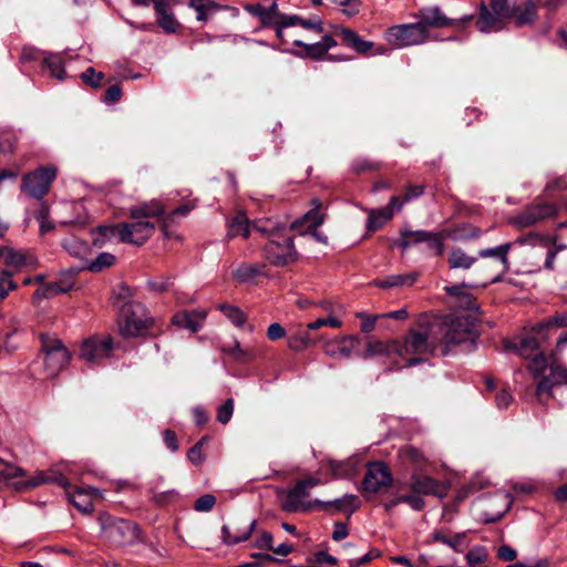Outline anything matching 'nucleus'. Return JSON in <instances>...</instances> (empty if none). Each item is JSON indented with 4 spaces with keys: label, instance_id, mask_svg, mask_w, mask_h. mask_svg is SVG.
Listing matches in <instances>:
<instances>
[{
    "label": "nucleus",
    "instance_id": "obj_44",
    "mask_svg": "<svg viewBox=\"0 0 567 567\" xmlns=\"http://www.w3.org/2000/svg\"><path fill=\"white\" fill-rule=\"evenodd\" d=\"M193 209V206L190 205H181L179 207H177L176 209L172 210L171 213L168 214H165L163 216H161L159 218H162V231L163 234L168 237L169 236V233H168V227L169 225H172L173 223H175V219L176 217L178 216H185L187 215L190 210Z\"/></svg>",
    "mask_w": 567,
    "mask_h": 567
},
{
    "label": "nucleus",
    "instance_id": "obj_58",
    "mask_svg": "<svg viewBox=\"0 0 567 567\" xmlns=\"http://www.w3.org/2000/svg\"><path fill=\"white\" fill-rule=\"evenodd\" d=\"M556 326V327H566L567 326V313H560L546 320L545 322L538 323L537 329L539 331H545L547 328Z\"/></svg>",
    "mask_w": 567,
    "mask_h": 567
},
{
    "label": "nucleus",
    "instance_id": "obj_4",
    "mask_svg": "<svg viewBox=\"0 0 567 567\" xmlns=\"http://www.w3.org/2000/svg\"><path fill=\"white\" fill-rule=\"evenodd\" d=\"M99 523L103 539L113 546H130L140 540V528L133 522L104 513Z\"/></svg>",
    "mask_w": 567,
    "mask_h": 567
},
{
    "label": "nucleus",
    "instance_id": "obj_6",
    "mask_svg": "<svg viewBox=\"0 0 567 567\" xmlns=\"http://www.w3.org/2000/svg\"><path fill=\"white\" fill-rule=\"evenodd\" d=\"M41 352L43 355V369L47 378L56 377L71 360V352L58 338L42 336Z\"/></svg>",
    "mask_w": 567,
    "mask_h": 567
},
{
    "label": "nucleus",
    "instance_id": "obj_60",
    "mask_svg": "<svg viewBox=\"0 0 567 567\" xmlns=\"http://www.w3.org/2000/svg\"><path fill=\"white\" fill-rule=\"evenodd\" d=\"M332 2L338 7H342L347 16H354L359 12V0H332Z\"/></svg>",
    "mask_w": 567,
    "mask_h": 567
},
{
    "label": "nucleus",
    "instance_id": "obj_36",
    "mask_svg": "<svg viewBox=\"0 0 567 567\" xmlns=\"http://www.w3.org/2000/svg\"><path fill=\"white\" fill-rule=\"evenodd\" d=\"M265 266L260 264H241L233 272L238 282H247L262 274Z\"/></svg>",
    "mask_w": 567,
    "mask_h": 567
},
{
    "label": "nucleus",
    "instance_id": "obj_38",
    "mask_svg": "<svg viewBox=\"0 0 567 567\" xmlns=\"http://www.w3.org/2000/svg\"><path fill=\"white\" fill-rule=\"evenodd\" d=\"M417 274L392 275L377 282L380 288H391L396 286H411L416 280Z\"/></svg>",
    "mask_w": 567,
    "mask_h": 567
},
{
    "label": "nucleus",
    "instance_id": "obj_27",
    "mask_svg": "<svg viewBox=\"0 0 567 567\" xmlns=\"http://www.w3.org/2000/svg\"><path fill=\"white\" fill-rule=\"evenodd\" d=\"M327 465L330 468L333 478H350L358 473L359 464L355 457H349L343 461L327 460Z\"/></svg>",
    "mask_w": 567,
    "mask_h": 567
},
{
    "label": "nucleus",
    "instance_id": "obj_30",
    "mask_svg": "<svg viewBox=\"0 0 567 567\" xmlns=\"http://www.w3.org/2000/svg\"><path fill=\"white\" fill-rule=\"evenodd\" d=\"M0 262L12 269V272L19 271L28 264V255L22 250H16L11 247H0Z\"/></svg>",
    "mask_w": 567,
    "mask_h": 567
},
{
    "label": "nucleus",
    "instance_id": "obj_23",
    "mask_svg": "<svg viewBox=\"0 0 567 567\" xmlns=\"http://www.w3.org/2000/svg\"><path fill=\"white\" fill-rule=\"evenodd\" d=\"M543 332L544 331H539L536 326L533 328L530 333L520 337L518 342L513 343L512 347L519 353L520 357L528 359L535 353L539 352V338H546L543 336ZM507 348H511V346H507Z\"/></svg>",
    "mask_w": 567,
    "mask_h": 567
},
{
    "label": "nucleus",
    "instance_id": "obj_31",
    "mask_svg": "<svg viewBox=\"0 0 567 567\" xmlns=\"http://www.w3.org/2000/svg\"><path fill=\"white\" fill-rule=\"evenodd\" d=\"M316 503L318 504V507L323 511H329L333 507L336 512L349 511L350 513H353L359 506L358 497L352 494H347L341 498H337L331 502H321L316 499Z\"/></svg>",
    "mask_w": 567,
    "mask_h": 567
},
{
    "label": "nucleus",
    "instance_id": "obj_54",
    "mask_svg": "<svg viewBox=\"0 0 567 567\" xmlns=\"http://www.w3.org/2000/svg\"><path fill=\"white\" fill-rule=\"evenodd\" d=\"M317 306L324 310L328 313V316H336L339 319L346 312L342 305L332 302L330 300H322L318 302Z\"/></svg>",
    "mask_w": 567,
    "mask_h": 567
},
{
    "label": "nucleus",
    "instance_id": "obj_53",
    "mask_svg": "<svg viewBox=\"0 0 567 567\" xmlns=\"http://www.w3.org/2000/svg\"><path fill=\"white\" fill-rule=\"evenodd\" d=\"M234 412V400L227 399L224 404H221L217 410L216 419L221 424H226L233 416Z\"/></svg>",
    "mask_w": 567,
    "mask_h": 567
},
{
    "label": "nucleus",
    "instance_id": "obj_42",
    "mask_svg": "<svg viewBox=\"0 0 567 567\" xmlns=\"http://www.w3.org/2000/svg\"><path fill=\"white\" fill-rule=\"evenodd\" d=\"M45 66L50 70L51 75L60 81L65 78L62 58L58 54H48L42 58Z\"/></svg>",
    "mask_w": 567,
    "mask_h": 567
},
{
    "label": "nucleus",
    "instance_id": "obj_61",
    "mask_svg": "<svg viewBox=\"0 0 567 567\" xmlns=\"http://www.w3.org/2000/svg\"><path fill=\"white\" fill-rule=\"evenodd\" d=\"M334 34L339 35L342 42L348 47H352L355 38L358 37L357 32L348 28H336Z\"/></svg>",
    "mask_w": 567,
    "mask_h": 567
},
{
    "label": "nucleus",
    "instance_id": "obj_17",
    "mask_svg": "<svg viewBox=\"0 0 567 567\" xmlns=\"http://www.w3.org/2000/svg\"><path fill=\"white\" fill-rule=\"evenodd\" d=\"M392 482L388 467L381 463H372L369 465L363 480V489L369 493H378L383 487L390 486Z\"/></svg>",
    "mask_w": 567,
    "mask_h": 567
},
{
    "label": "nucleus",
    "instance_id": "obj_57",
    "mask_svg": "<svg viewBox=\"0 0 567 567\" xmlns=\"http://www.w3.org/2000/svg\"><path fill=\"white\" fill-rule=\"evenodd\" d=\"M553 384L554 382L548 377L539 381L536 388V395L540 402L549 398Z\"/></svg>",
    "mask_w": 567,
    "mask_h": 567
},
{
    "label": "nucleus",
    "instance_id": "obj_24",
    "mask_svg": "<svg viewBox=\"0 0 567 567\" xmlns=\"http://www.w3.org/2000/svg\"><path fill=\"white\" fill-rule=\"evenodd\" d=\"M402 208V203H399V197L393 196L390 199L388 207H383L369 213L368 228L375 230L390 220L393 216L394 210L399 212Z\"/></svg>",
    "mask_w": 567,
    "mask_h": 567
},
{
    "label": "nucleus",
    "instance_id": "obj_50",
    "mask_svg": "<svg viewBox=\"0 0 567 567\" xmlns=\"http://www.w3.org/2000/svg\"><path fill=\"white\" fill-rule=\"evenodd\" d=\"M401 455L417 466H422L426 462L424 454L413 446H405L402 449Z\"/></svg>",
    "mask_w": 567,
    "mask_h": 567
},
{
    "label": "nucleus",
    "instance_id": "obj_43",
    "mask_svg": "<svg viewBox=\"0 0 567 567\" xmlns=\"http://www.w3.org/2000/svg\"><path fill=\"white\" fill-rule=\"evenodd\" d=\"M189 7L197 12L198 21H207L208 13L219 9L218 4L208 0H190Z\"/></svg>",
    "mask_w": 567,
    "mask_h": 567
},
{
    "label": "nucleus",
    "instance_id": "obj_8",
    "mask_svg": "<svg viewBox=\"0 0 567 567\" xmlns=\"http://www.w3.org/2000/svg\"><path fill=\"white\" fill-rule=\"evenodd\" d=\"M385 39L398 48L420 45L429 41L430 32L417 21L390 27L385 31Z\"/></svg>",
    "mask_w": 567,
    "mask_h": 567
},
{
    "label": "nucleus",
    "instance_id": "obj_40",
    "mask_svg": "<svg viewBox=\"0 0 567 567\" xmlns=\"http://www.w3.org/2000/svg\"><path fill=\"white\" fill-rule=\"evenodd\" d=\"M63 247L71 256L79 259H85L89 254L87 244L75 237H70L65 239L63 243Z\"/></svg>",
    "mask_w": 567,
    "mask_h": 567
},
{
    "label": "nucleus",
    "instance_id": "obj_25",
    "mask_svg": "<svg viewBox=\"0 0 567 567\" xmlns=\"http://www.w3.org/2000/svg\"><path fill=\"white\" fill-rule=\"evenodd\" d=\"M207 317L205 310L182 311L173 317V323L179 328L189 329L196 332L203 326Z\"/></svg>",
    "mask_w": 567,
    "mask_h": 567
},
{
    "label": "nucleus",
    "instance_id": "obj_63",
    "mask_svg": "<svg viewBox=\"0 0 567 567\" xmlns=\"http://www.w3.org/2000/svg\"><path fill=\"white\" fill-rule=\"evenodd\" d=\"M422 194H423V186L411 185L405 189L402 200L399 198V203H402V205H403L404 203H408L414 198L420 197Z\"/></svg>",
    "mask_w": 567,
    "mask_h": 567
},
{
    "label": "nucleus",
    "instance_id": "obj_55",
    "mask_svg": "<svg viewBox=\"0 0 567 567\" xmlns=\"http://www.w3.org/2000/svg\"><path fill=\"white\" fill-rule=\"evenodd\" d=\"M157 22H158L159 27L167 33L176 32L177 27H178V22L172 12L167 13V14L158 16Z\"/></svg>",
    "mask_w": 567,
    "mask_h": 567
},
{
    "label": "nucleus",
    "instance_id": "obj_56",
    "mask_svg": "<svg viewBox=\"0 0 567 567\" xmlns=\"http://www.w3.org/2000/svg\"><path fill=\"white\" fill-rule=\"evenodd\" d=\"M216 503V497L212 494H205L197 498L194 509L197 512H209Z\"/></svg>",
    "mask_w": 567,
    "mask_h": 567
},
{
    "label": "nucleus",
    "instance_id": "obj_39",
    "mask_svg": "<svg viewBox=\"0 0 567 567\" xmlns=\"http://www.w3.org/2000/svg\"><path fill=\"white\" fill-rule=\"evenodd\" d=\"M476 261V258L466 255L461 248L453 249L449 256L451 268L468 269Z\"/></svg>",
    "mask_w": 567,
    "mask_h": 567
},
{
    "label": "nucleus",
    "instance_id": "obj_46",
    "mask_svg": "<svg viewBox=\"0 0 567 567\" xmlns=\"http://www.w3.org/2000/svg\"><path fill=\"white\" fill-rule=\"evenodd\" d=\"M488 9L504 20L514 14V8L508 4V0H489Z\"/></svg>",
    "mask_w": 567,
    "mask_h": 567
},
{
    "label": "nucleus",
    "instance_id": "obj_26",
    "mask_svg": "<svg viewBox=\"0 0 567 567\" xmlns=\"http://www.w3.org/2000/svg\"><path fill=\"white\" fill-rule=\"evenodd\" d=\"M476 25L481 32H496L504 28L505 20L497 17L493 10H489L487 6L482 3Z\"/></svg>",
    "mask_w": 567,
    "mask_h": 567
},
{
    "label": "nucleus",
    "instance_id": "obj_34",
    "mask_svg": "<svg viewBox=\"0 0 567 567\" xmlns=\"http://www.w3.org/2000/svg\"><path fill=\"white\" fill-rule=\"evenodd\" d=\"M92 235L93 245L102 247L116 238L120 240V225L100 226L92 231Z\"/></svg>",
    "mask_w": 567,
    "mask_h": 567
},
{
    "label": "nucleus",
    "instance_id": "obj_45",
    "mask_svg": "<svg viewBox=\"0 0 567 567\" xmlns=\"http://www.w3.org/2000/svg\"><path fill=\"white\" fill-rule=\"evenodd\" d=\"M115 261V257L110 252H101L94 260H92L87 269L93 272L102 271L104 268L111 267Z\"/></svg>",
    "mask_w": 567,
    "mask_h": 567
},
{
    "label": "nucleus",
    "instance_id": "obj_37",
    "mask_svg": "<svg viewBox=\"0 0 567 567\" xmlns=\"http://www.w3.org/2000/svg\"><path fill=\"white\" fill-rule=\"evenodd\" d=\"M217 309L221 311L225 317L236 327L241 328L245 326L247 321L246 313L234 305L228 303H219L217 306Z\"/></svg>",
    "mask_w": 567,
    "mask_h": 567
},
{
    "label": "nucleus",
    "instance_id": "obj_59",
    "mask_svg": "<svg viewBox=\"0 0 567 567\" xmlns=\"http://www.w3.org/2000/svg\"><path fill=\"white\" fill-rule=\"evenodd\" d=\"M83 82L91 86H99L103 79V73L96 72L93 68H87L81 75Z\"/></svg>",
    "mask_w": 567,
    "mask_h": 567
},
{
    "label": "nucleus",
    "instance_id": "obj_22",
    "mask_svg": "<svg viewBox=\"0 0 567 567\" xmlns=\"http://www.w3.org/2000/svg\"><path fill=\"white\" fill-rule=\"evenodd\" d=\"M69 501L82 513L93 511V501L100 496L97 489L92 487H74L66 491Z\"/></svg>",
    "mask_w": 567,
    "mask_h": 567
},
{
    "label": "nucleus",
    "instance_id": "obj_52",
    "mask_svg": "<svg viewBox=\"0 0 567 567\" xmlns=\"http://www.w3.org/2000/svg\"><path fill=\"white\" fill-rule=\"evenodd\" d=\"M324 326H329L331 328H340L342 326V321L336 316H328L326 318H318L317 320L308 323L307 328L310 330H316Z\"/></svg>",
    "mask_w": 567,
    "mask_h": 567
},
{
    "label": "nucleus",
    "instance_id": "obj_5",
    "mask_svg": "<svg viewBox=\"0 0 567 567\" xmlns=\"http://www.w3.org/2000/svg\"><path fill=\"white\" fill-rule=\"evenodd\" d=\"M151 324L152 319L142 303L130 302L122 308L118 319V331L124 338L141 337Z\"/></svg>",
    "mask_w": 567,
    "mask_h": 567
},
{
    "label": "nucleus",
    "instance_id": "obj_49",
    "mask_svg": "<svg viewBox=\"0 0 567 567\" xmlns=\"http://www.w3.org/2000/svg\"><path fill=\"white\" fill-rule=\"evenodd\" d=\"M528 370L535 375H540L547 368V360L543 352H537L533 357L528 358Z\"/></svg>",
    "mask_w": 567,
    "mask_h": 567
},
{
    "label": "nucleus",
    "instance_id": "obj_62",
    "mask_svg": "<svg viewBox=\"0 0 567 567\" xmlns=\"http://www.w3.org/2000/svg\"><path fill=\"white\" fill-rule=\"evenodd\" d=\"M520 244L532 245V246H542L547 247L548 246V238L537 235V234H529L525 236L524 238H520L518 240Z\"/></svg>",
    "mask_w": 567,
    "mask_h": 567
},
{
    "label": "nucleus",
    "instance_id": "obj_9",
    "mask_svg": "<svg viewBox=\"0 0 567 567\" xmlns=\"http://www.w3.org/2000/svg\"><path fill=\"white\" fill-rule=\"evenodd\" d=\"M443 342L446 348L474 342L477 337L473 322L467 317L447 318L442 327Z\"/></svg>",
    "mask_w": 567,
    "mask_h": 567
},
{
    "label": "nucleus",
    "instance_id": "obj_32",
    "mask_svg": "<svg viewBox=\"0 0 567 567\" xmlns=\"http://www.w3.org/2000/svg\"><path fill=\"white\" fill-rule=\"evenodd\" d=\"M324 221V215L316 209L306 213L301 219L296 220L291 228L299 229L302 234H309L316 230Z\"/></svg>",
    "mask_w": 567,
    "mask_h": 567
},
{
    "label": "nucleus",
    "instance_id": "obj_18",
    "mask_svg": "<svg viewBox=\"0 0 567 567\" xmlns=\"http://www.w3.org/2000/svg\"><path fill=\"white\" fill-rule=\"evenodd\" d=\"M450 485L441 483L429 476L413 475L411 480V491L421 495H433L443 498L447 495Z\"/></svg>",
    "mask_w": 567,
    "mask_h": 567
},
{
    "label": "nucleus",
    "instance_id": "obj_48",
    "mask_svg": "<svg viewBox=\"0 0 567 567\" xmlns=\"http://www.w3.org/2000/svg\"><path fill=\"white\" fill-rule=\"evenodd\" d=\"M13 272L4 269L0 272V298L4 299L10 291L17 288L12 279Z\"/></svg>",
    "mask_w": 567,
    "mask_h": 567
},
{
    "label": "nucleus",
    "instance_id": "obj_28",
    "mask_svg": "<svg viewBox=\"0 0 567 567\" xmlns=\"http://www.w3.org/2000/svg\"><path fill=\"white\" fill-rule=\"evenodd\" d=\"M293 44L303 49L307 56L319 59L322 58L330 49L337 45V42L331 35H323L321 41L317 43L307 44L300 40H295Z\"/></svg>",
    "mask_w": 567,
    "mask_h": 567
},
{
    "label": "nucleus",
    "instance_id": "obj_13",
    "mask_svg": "<svg viewBox=\"0 0 567 567\" xmlns=\"http://www.w3.org/2000/svg\"><path fill=\"white\" fill-rule=\"evenodd\" d=\"M112 346L111 337L93 336L82 342L79 355L86 362H97L111 354Z\"/></svg>",
    "mask_w": 567,
    "mask_h": 567
},
{
    "label": "nucleus",
    "instance_id": "obj_64",
    "mask_svg": "<svg viewBox=\"0 0 567 567\" xmlns=\"http://www.w3.org/2000/svg\"><path fill=\"white\" fill-rule=\"evenodd\" d=\"M399 501L409 504L414 511H421L425 505L424 501L417 495H402L399 496Z\"/></svg>",
    "mask_w": 567,
    "mask_h": 567
},
{
    "label": "nucleus",
    "instance_id": "obj_29",
    "mask_svg": "<svg viewBox=\"0 0 567 567\" xmlns=\"http://www.w3.org/2000/svg\"><path fill=\"white\" fill-rule=\"evenodd\" d=\"M398 340L392 341H380V340H370L367 343L365 352L363 353V358H372L375 355H386L389 358H395L398 350Z\"/></svg>",
    "mask_w": 567,
    "mask_h": 567
},
{
    "label": "nucleus",
    "instance_id": "obj_35",
    "mask_svg": "<svg viewBox=\"0 0 567 567\" xmlns=\"http://www.w3.org/2000/svg\"><path fill=\"white\" fill-rule=\"evenodd\" d=\"M223 352L238 363H247L256 359L255 351L249 347L243 348L237 340L233 346L223 347Z\"/></svg>",
    "mask_w": 567,
    "mask_h": 567
},
{
    "label": "nucleus",
    "instance_id": "obj_1",
    "mask_svg": "<svg viewBox=\"0 0 567 567\" xmlns=\"http://www.w3.org/2000/svg\"><path fill=\"white\" fill-rule=\"evenodd\" d=\"M164 212V205L156 199L131 207L128 216L132 220L118 224L120 241L136 246L146 243L155 231V224L150 219L159 218Z\"/></svg>",
    "mask_w": 567,
    "mask_h": 567
},
{
    "label": "nucleus",
    "instance_id": "obj_16",
    "mask_svg": "<svg viewBox=\"0 0 567 567\" xmlns=\"http://www.w3.org/2000/svg\"><path fill=\"white\" fill-rule=\"evenodd\" d=\"M511 244L506 243L493 248L481 249L478 257L492 258L495 276L491 279V282H497L509 270L508 252Z\"/></svg>",
    "mask_w": 567,
    "mask_h": 567
},
{
    "label": "nucleus",
    "instance_id": "obj_10",
    "mask_svg": "<svg viewBox=\"0 0 567 567\" xmlns=\"http://www.w3.org/2000/svg\"><path fill=\"white\" fill-rule=\"evenodd\" d=\"M278 228V221L270 218L258 219L254 223H249L247 216L244 213H237L228 224V236H243L244 238H247L252 234L262 235L267 233H274Z\"/></svg>",
    "mask_w": 567,
    "mask_h": 567
},
{
    "label": "nucleus",
    "instance_id": "obj_11",
    "mask_svg": "<svg viewBox=\"0 0 567 567\" xmlns=\"http://www.w3.org/2000/svg\"><path fill=\"white\" fill-rule=\"evenodd\" d=\"M55 176L56 169L54 167H40L23 176L20 187L21 192L32 198L41 199L48 194Z\"/></svg>",
    "mask_w": 567,
    "mask_h": 567
},
{
    "label": "nucleus",
    "instance_id": "obj_21",
    "mask_svg": "<svg viewBox=\"0 0 567 567\" xmlns=\"http://www.w3.org/2000/svg\"><path fill=\"white\" fill-rule=\"evenodd\" d=\"M359 343L358 337L344 336L340 339L326 341L323 343V351L329 357L349 358Z\"/></svg>",
    "mask_w": 567,
    "mask_h": 567
},
{
    "label": "nucleus",
    "instance_id": "obj_51",
    "mask_svg": "<svg viewBox=\"0 0 567 567\" xmlns=\"http://www.w3.org/2000/svg\"><path fill=\"white\" fill-rule=\"evenodd\" d=\"M546 248H547V257L545 260V268L548 270H553L554 261H555V257H556L557 252L566 249L567 245L557 244L556 240H553V243H550V240L548 239V246Z\"/></svg>",
    "mask_w": 567,
    "mask_h": 567
},
{
    "label": "nucleus",
    "instance_id": "obj_2",
    "mask_svg": "<svg viewBox=\"0 0 567 567\" xmlns=\"http://www.w3.org/2000/svg\"><path fill=\"white\" fill-rule=\"evenodd\" d=\"M279 228L274 233L262 234L261 236L269 237V241L264 247L266 259L275 266H286L295 262L298 258L297 250L292 243L290 230L282 223H279Z\"/></svg>",
    "mask_w": 567,
    "mask_h": 567
},
{
    "label": "nucleus",
    "instance_id": "obj_15",
    "mask_svg": "<svg viewBox=\"0 0 567 567\" xmlns=\"http://www.w3.org/2000/svg\"><path fill=\"white\" fill-rule=\"evenodd\" d=\"M417 18L420 19L419 23L429 30V28H443L453 24L461 27L470 21L472 16H466L460 20H452L445 17L439 7H426L419 11Z\"/></svg>",
    "mask_w": 567,
    "mask_h": 567
},
{
    "label": "nucleus",
    "instance_id": "obj_14",
    "mask_svg": "<svg viewBox=\"0 0 567 567\" xmlns=\"http://www.w3.org/2000/svg\"><path fill=\"white\" fill-rule=\"evenodd\" d=\"M558 208L551 204H540L527 207L523 213L512 219V223L519 228L536 225L545 219L557 215Z\"/></svg>",
    "mask_w": 567,
    "mask_h": 567
},
{
    "label": "nucleus",
    "instance_id": "obj_41",
    "mask_svg": "<svg viewBox=\"0 0 567 567\" xmlns=\"http://www.w3.org/2000/svg\"><path fill=\"white\" fill-rule=\"evenodd\" d=\"M517 25H525L533 23L536 19V6L533 0L525 1V8L523 11L514 9V14Z\"/></svg>",
    "mask_w": 567,
    "mask_h": 567
},
{
    "label": "nucleus",
    "instance_id": "obj_12",
    "mask_svg": "<svg viewBox=\"0 0 567 567\" xmlns=\"http://www.w3.org/2000/svg\"><path fill=\"white\" fill-rule=\"evenodd\" d=\"M396 357L404 360L402 367H410L419 363L421 360L415 355L425 354L429 349L427 336L420 331H410L402 342L398 341Z\"/></svg>",
    "mask_w": 567,
    "mask_h": 567
},
{
    "label": "nucleus",
    "instance_id": "obj_19",
    "mask_svg": "<svg viewBox=\"0 0 567 567\" xmlns=\"http://www.w3.org/2000/svg\"><path fill=\"white\" fill-rule=\"evenodd\" d=\"M255 526V520H250L248 523L235 522L231 525H223L221 540L228 546L245 542L250 537Z\"/></svg>",
    "mask_w": 567,
    "mask_h": 567
},
{
    "label": "nucleus",
    "instance_id": "obj_47",
    "mask_svg": "<svg viewBox=\"0 0 567 567\" xmlns=\"http://www.w3.org/2000/svg\"><path fill=\"white\" fill-rule=\"evenodd\" d=\"M465 559L471 567H478L487 559V553L484 547L476 546L467 551Z\"/></svg>",
    "mask_w": 567,
    "mask_h": 567
},
{
    "label": "nucleus",
    "instance_id": "obj_7",
    "mask_svg": "<svg viewBox=\"0 0 567 567\" xmlns=\"http://www.w3.org/2000/svg\"><path fill=\"white\" fill-rule=\"evenodd\" d=\"M322 484L321 480L308 476L298 481L281 499V507L289 513L308 512L318 507L316 501H310V489Z\"/></svg>",
    "mask_w": 567,
    "mask_h": 567
},
{
    "label": "nucleus",
    "instance_id": "obj_33",
    "mask_svg": "<svg viewBox=\"0 0 567 567\" xmlns=\"http://www.w3.org/2000/svg\"><path fill=\"white\" fill-rule=\"evenodd\" d=\"M433 542H440L444 545H447L451 547L454 551L461 553L463 551V548L465 547V534L464 533H457L450 535L446 532L439 529L434 530L431 535Z\"/></svg>",
    "mask_w": 567,
    "mask_h": 567
},
{
    "label": "nucleus",
    "instance_id": "obj_20",
    "mask_svg": "<svg viewBox=\"0 0 567 567\" xmlns=\"http://www.w3.org/2000/svg\"><path fill=\"white\" fill-rule=\"evenodd\" d=\"M74 275L75 272L73 270L61 274L58 281L49 282L39 288L33 293V299L49 298L58 293L70 291L74 287Z\"/></svg>",
    "mask_w": 567,
    "mask_h": 567
},
{
    "label": "nucleus",
    "instance_id": "obj_3",
    "mask_svg": "<svg viewBox=\"0 0 567 567\" xmlns=\"http://www.w3.org/2000/svg\"><path fill=\"white\" fill-rule=\"evenodd\" d=\"M24 476L21 467L0 458V483L13 486L17 489L37 487L44 483H55L63 487L69 486L68 480L63 474L50 472H39L28 481H18Z\"/></svg>",
    "mask_w": 567,
    "mask_h": 567
}]
</instances>
